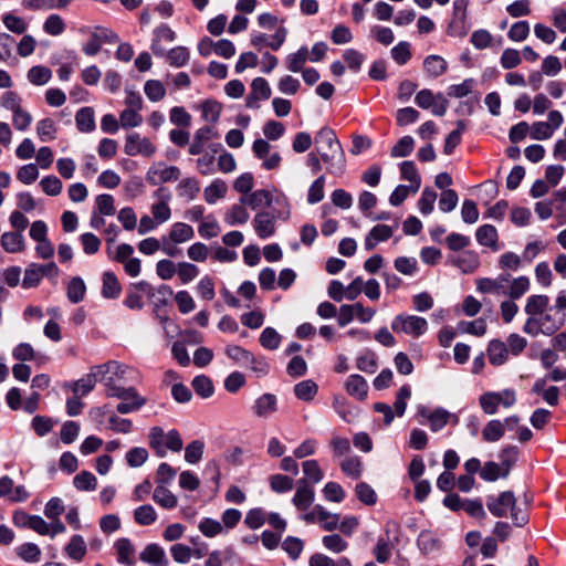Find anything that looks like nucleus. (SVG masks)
<instances>
[{"mask_svg": "<svg viewBox=\"0 0 566 566\" xmlns=\"http://www.w3.org/2000/svg\"><path fill=\"white\" fill-rule=\"evenodd\" d=\"M316 151L327 165V171L340 177L346 169V158L343 147L335 132L329 127H323L315 136Z\"/></svg>", "mask_w": 566, "mask_h": 566, "instance_id": "nucleus-1", "label": "nucleus"}, {"mask_svg": "<svg viewBox=\"0 0 566 566\" xmlns=\"http://www.w3.org/2000/svg\"><path fill=\"white\" fill-rule=\"evenodd\" d=\"M486 506L496 517H505L511 512V518L518 527L524 526L528 521L526 511L516 506V499L511 491H504L497 496H489Z\"/></svg>", "mask_w": 566, "mask_h": 566, "instance_id": "nucleus-2", "label": "nucleus"}, {"mask_svg": "<svg viewBox=\"0 0 566 566\" xmlns=\"http://www.w3.org/2000/svg\"><path fill=\"white\" fill-rule=\"evenodd\" d=\"M118 368L119 367L114 363H105L91 367L88 374L73 382L72 390L74 395L78 397L87 395L94 389L97 381L102 382L107 389V381L109 379L106 377L107 371L115 373Z\"/></svg>", "mask_w": 566, "mask_h": 566, "instance_id": "nucleus-3", "label": "nucleus"}, {"mask_svg": "<svg viewBox=\"0 0 566 566\" xmlns=\"http://www.w3.org/2000/svg\"><path fill=\"white\" fill-rule=\"evenodd\" d=\"M106 395L122 400L116 407V410L122 415L136 411L146 403V399L140 397L134 387L125 388L116 385L112 378L107 381Z\"/></svg>", "mask_w": 566, "mask_h": 566, "instance_id": "nucleus-4", "label": "nucleus"}, {"mask_svg": "<svg viewBox=\"0 0 566 566\" xmlns=\"http://www.w3.org/2000/svg\"><path fill=\"white\" fill-rule=\"evenodd\" d=\"M516 403V391L506 388L502 391H486L479 398V405L484 413L495 415L499 407L511 408Z\"/></svg>", "mask_w": 566, "mask_h": 566, "instance_id": "nucleus-5", "label": "nucleus"}, {"mask_svg": "<svg viewBox=\"0 0 566 566\" xmlns=\"http://www.w3.org/2000/svg\"><path fill=\"white\" fill-rule=\"evenodd\" d=\"M391 329L396 333H403L412 337H419L428 331V322L426 318L399 314L391 322Z\"/></svg>", "mask_w": 566, "mask_h": 566, "instance_id": "nucleus-6", "label": "nucleus"}, {"mask_svg": "<svg viewBox=\"0 0 566 566\" xmlns=\"http://www.w3.org/2000/svg\"><path fill=\"white\" fill-rule=\"evenodd\" d=\"M468 0H455L453 2V13L450 20L447 33L453 38H464L469 30L470 23L468 19Z\"/></svg>", "mask_w": 566, "mask_h": 566, "instance_id": "nucleus-7", "label": "nucleus"}, {"mask_svg": "<svg viewBox=\"0 0 566 566\" xmlns=\"http://www.w3.org/2000/svg\"><path fill=\"white\" fill-rule=\"evenodd\" d=\"M181 171L179 167L167 165L164 161H157L150 165L145 179L150 186H159L166 182H172L180 178Z\"/></svg>", "mask_w": 566, "mask_h": 566, "instance_id": "nucleus-8", "label": "nucleus"}, {"mask_svg": "<svg viewBox=\"0 0 566 566\" xmlns=\"http://www.w3.org/2000/svg\"><path fill=\"white\" fill-rule=\"evenodd\" d=\"M154 202L150 206L151 217L161 224L167 222L171 217V208L169 202L171 200V193L169 189L165 187H158L153 192Z\"/></svg>", "mask_w": 566, "mask_h": 566, "instance_id": "nucleus-9", "label": "nucleus"}, {"mask_svg": "<svg viewBox=\"0 0 566 566\" xmlns=\"http://www.w3.org/2000/svg\"><path fill=\"white\" fill-rule=\"evenodd\" d=\"M118 42V35L112 30L103 27H96L87 42L83 45L82 51L88 55H96L104 43H116Z\"/></svg>", "mask_w": 566, "mask_h": 566, "instance_id": "nucleus-10", "label": "nucleus"}, {"mask_svg": "<svg viewBox=\"0 0 566 566\" xmlns=\"http://www.w3.org/2000/svg\"><path fill=\"white\" fill-rule=\"evenodd\" d=\"M416 104L423 109H431L436 116H443L448 109V101L441 93L434 95L432 91L424 88L417 93Z\"/></svg>", "mask_w": 566, "mask_h": 566, "instance_id": "nucleus-11", "label": "nucleus"}, {"mask_svg": "<svg viewBox=\"0 0 566 566\" xmlns=\"http://www.w3.org/2000/svg\"><path fill=\"white\" fill-rule=\"evenodd\" d=\"M157 148L148 137H143L138 133L127 135L124 151L128 156L142 155L151 157Z\"/></svg>", "mask_w": 566, "mask_h": 566, "instance_id": "nucleus-12", "label": "nucleus"}, {"mask_svg": "<svg viewBox=\"0 0 566 566\" xmlns=\"http://www.w3.org/2000/svg\"><path fill=\"white\" fill-rule=\"evenodd\" d=\"M272 146L265 139L258 138L253 142L252 150L255 157L262 159V166L266 170L276 169L281 164V156L279 153H270Z\"/></svg>", "mask_w": 566, "mask_h": 566, "instance_id": "nucleus-13", "label": "nucleus"}, {"mask_svg": "<svg viewBox=\"0 0 566 566\" xmlns=\"http://www.w3.org/2000/svg\"><path fill=\"white\" fill-rule=\"evenodd\" d=\"M272 91L269 82L263 77H255L251 82L250 93L245 97V106L251 109L260 108L259 102L271 97Z\"/></svg>", "mask_w": 566, "mask_h": 566, "instance_id": "nucleus-14", "label": "nucleus"}, {"mask_svg": "<svg viewBox=\"0 0 566 566\" xmlns=\"http://www.w3.org/2000/svg\"><path fill=\"white\" fill-rule=\"evenodd\" d=\"M87 545L84 537L80 534H74L70 537L69 542L63 547L64 555L74 563H81L87 555Z\"/></svg>", "mask_w": 566, "mask_h": 566, "instance_id": "nucleus-15", "label": "nucleus"}, {"mask_svg": "<svg viewBox=\"0 0 566 566\" xmlns=\"http://www.w3.org/2000/svg\"><path fill=\"white\" fill-rule=\"evenodd\" d=\"M113 547L116 553V559L119 564L125 566H135L136 548L129 538L120 537L116 539Z\"/></svg>", "mask_w": 566, "mask_h": 566, "instance_id": "nucleus-16", "label": "nucleus"}, {"mask_svg": "<svg viewBox=\"0 0 566 566\" xmlns=\"http://www.w3.org/2000/svg\"><path fill=\"white\" fill-rule=\"evenodd\" d=\"M314 497L315 492L312 485L306 480H300L292 499L294 506L300 511H305L313 504Z\"/></svg>", "mask_w": 566, "mask_h": 566, "instance_id": "nucleus-17", "label": "nucleus"}, {"mask_svg": "<svg viewBox=\"0 0 566 566\" xmlns=\"http://www.w3.org/2000/svg\"><path fill=\"white\" fill-rule=\"evenodd\" d=\"M253 228L261 239H266L275 233V217L269 211L258 212L253 219Z\"/></svg>", "mask_w": 566, "mask_h": 566, "instance_id": "nucleus-18", "label": "nucleus"}, {"mask_svg": "<svg viewBox=\"0 0 566 566\" xmlns=\"http://www.w3.org/2000/svg\"><path fill=\"white\" fill-rule=\"evenodd\" d=\"M176 39V33L167 24H161L154 30V38L151 42V51L157 56H164L166 54V48L161 45V42L171 43Z\"/></svg>", "mask_w": 566, "mask_h": 566, "instance_id": "nucleus-19", "label": "nucleus"}, {"mask_svg": "<svg viewBox=\"0 0 566 566\" xmlns=\"http://www.w3.org/2000/svg\"><path fill=\"white\" fill-rule=\"evenodd\" d=\"M142 562L151 566H168L166 553L161 546L156 543H150L139 554Z\"/></svg>", "mask_w": 566, "mask_h": 566, "instance_id": "nucleus-20", "label": "nucleus"}, {"mask_svg": "<svg viewBox=\"0 0 566 566\" xmlns=\"http://www.w3.org/2000/svg\"><path fill=\"white\" fill-rule=\"evenodd\" d=\"M450 262L465 274L475 272L480 266V258L474 251H463L450 258Z\"/></svg>", "mask_w": 566, "mask_h": 566, "instance_id": "nucleus-21", "label": "nucleus"}, {"mask_svg": "<svg viewBox=\"0 0 566 566\" xmlns=\"http://www.w3.org/2000/svg\"><path fill=\"white\" fill-rule=\"evenodd\" d=\"M394 234V230L387 224L375 226L365 238V249L371 251L376 248L379 242L387 241Z\"/></svg>", "mask_w": 566, "mask_h": 566, "instance_id": "nucleus-22", "label": "nucleus"}, {"mask_svg": "<svg viewBox=\"0 0 566 566\" xmlns=\"http://www.w3.org/2000/svg\"><path fill=\"white\" fill-rule=\"evenodd\" d=\"M537 322L542 328V334L551 336L555 334L564 324L563 316H558L557 313L553 314L552 308L537 315Z\"/></svg>", "mask_w": 566, "mask_h": 566, "instance_id": "nucleus-23", "label": "nucleus"}, {"mask_svg": "<svg viewBox=\"0 0 566 566\" xmlns=\"http://www.w3.org/2000/svg\"><path fill=\"white\" fill-rule=\"evenodd\" d=\"M277 399L273 394H263L253 405V412L256 417L268 418L276 411Z\"/></svg>", "mask_w": 566, "mask_h": 566, "instance_id": "nucleus-24", "label": "nucleus"}, {"mask_svg": "<svg viewBox=\"0 0 566 566\" xmlns=\"http://www.w3.org/2000/svg\"><path fill=\"white\" fill-rule=\"evenodd\" d=\"M547 384V378H538L534 382L532 387V391L534 394H542L543 399L549 406H557L559 401V388L556 386H551L545 388Z\"/></svg>", "mask_w": 566, "mask_h": 566, "instance_id": "nucleus-25", "label": "nucleus"}, {"mask_svg": "<svg viewBox=\"0 0 566 566\" xmlns=\"http://www.w3.org/2000/svg\"><path fill=\"white\" fill-rule=\"evenodd\" d=\"M475 238L479 244L491 248L494 251L499 250V234L494 226L483 224L479 227L475 232Z\"/></svg>", "mask_w": 566, "mask_h": 566, "instance_id": "nucleus-26", "label": "nucleus"}, {"mask_svg": "<svg viewBox=\"0 0 566 566\" xmlns=\"http://www.w3.org/2000/svg\"><path fill=\"white\" fill-rule=\"evenodd\" d=\"M345 388L348 395L358 400H364L368 394V385L365 378L360 375H350L346 382Z\"/></svg>", "mask_w": 566, "mask_h": 566, "instance_id": "nucleus-27", "label": "nucleus"}, {"mask_svg": "<svg viewBox=\"0 0 566 566\" xmlns=\"http://www.w3.org/2000/svg\"><path fill=\"white\" fill-rule=\"evenodd\" d=\"M240 201L242 205H248L251 209L256 210L262 207H269L272 202V195L265 189H259L241 197Z\"/></svg>", "mask_w": 566, "mask_h": 566, "instance_id": "nucleus-28", "label": "nucleus"}, {"mask_svg": "<svg viewBox=\"0 0 566 566\" xmlns=\"http://www.w3.org/2000/svg\"><path fill=\"white\" fill-rule=\"evenodd\" d=\"M549 308V297L544 294H534L526 298L524 311L528 316H537Z\"/></svg>", "mask_w": 566, "mask_h": 566, "instance_id": "nucleus-29", "label": "nucleus"}, {"mask_svg": "<svg viewBox=\"0 0 566 566\" xmlns=\"http://www.w3.org/2000/svg\"><path fill=\"white\" fill-rule=\"evenodd\" d=\"M241 202L232 205L224 213V222L230 227L247 223L250 214Z\"/></svg>", "mask_w": 566, "mask_h": 566, "instance_id": "nucleus-30", "label": "nucleus"}, {"mask_svg": "<svg viewBox=\"0 0 566 566\" xmlns=\"http://www.w3.org/2000/svg\"><path fill=\"white\" fill-rule=\"evenodd\" d=\"M489 360L494 366H501L507 360L509 349L500 339H493L488 346Z\"/></svg>", "mask_w": 566, "mask_h": 566, "instance_id": "nucleus-31", "label": "nucleus"}, {"mask_svg": "<svg viewBox=\"0 0 566 566\" xmlns=\"http://www.w3.org/2000/svg\"><path fill=\"white\" fill-rule=\"evenodd\" d=\"M1 247L8 253H19L25 248L22 233L10 231L1 235Z\"/></svg>", "mask_w": 566, "mask_h": 566, "instance_id": "nucleus-32", "label": "nucleus"}, {"mask_svg": "<svg viewBox=\"0 0 566 566\" xmlns=\"http://www.w3.org/2000/svg\"><path fill=\"white\" fill-rule=\"evenodd\" d=\"M310 61V51L307 46H301L296 52L291 53L285 59L286 69L293 73L301 72L305 63Z\"/></svg>", "mask_w": 566, "mask_h": 566, "instance_id": "nucleus-33", "label": "nucleus"}, {"mask_svg": "<svg viewBox=\"0 0 566 566\" xmlns=\"http://www.w3.org/2000/svg\"><path fill=\"white\" fill-rule=\"evenodd\" d=\"M339 467L342 472L353 480H358L361 476L364 470L361 459L357 455L344 458L339 462Z\"/></svg>", "mask_w": 566, "mask_h": 566, "instance_id": "nucleus-34", "label": "nucleus"}, {"mask_svg": "<svg viewBox=\"0 0 566 566\" xmlns=\"http://www.w3.org/2000/svg\"><path fill=\"white\" fill-rule=\"evenodd\" d=\"M417 543H418L419 549L426 555L437 553L441 548V542L430 531H422L419 534Z\"/></svg>", "mask_w": 566, "mask_h": 566, "instance_id": "nucleus-35", "label": "nucleus"}, {"mask_svg": "<svg viewBox=\"0 0 566 566\" xmlns=\"http://www.w3.org/2000/svg\"><path fill=\"white\" fill-rule=\"evenodd\" d=\"M228 191L227 184L221 179H214L209 186L205 188L203 198L207 203L213 205L219 199L226 197Z\"/></svg>", "mask_w": 566, "mask_h": 566, "instance_id": "nucleus-36", "label": "nucleus"}, {"mask_svg": "<svg viewBox=\"0 0 566 566\" xmlns=\"http://www.w3.org/2000/svg\"><path fill=\"white\" fill-rule=\"evenodd\" d=\"M195 237V231L191 226L185 222H176L171 226L169 231V239L177 244L190 241Z\"/></svg>", "mask_w": 566, "mask_h": 566, "instance_id": "nucleus-37", "label": "nucleus"}, {"mask_svg": "<svg viewBox=\"0 0 566 566\" xmlns=\"http://www.w3.org/2000/svg\"><path fill=\"white\" fill-rule=\"evenodd\" d=\"M400 174L402 179L411 182V192L416 193L421 186V178L415 163L411 160L402 161L400 164Z\"/></svg>", "mask_w": 566, "mask_h": 566, "instance_id": "nucleus-38", "label": "nucleus"}, {"mask_svg": "<svg viewBox=\"0 0 566 566\" xmlns=\"http://www.w3.org/2000/svg\"><path fill=\"white\" fill-rule=\"evenodd\" d=\"M176 189L180 198L193 200L200 191L199 181L193 177H187L179 181Z\"/></svg>", "mask_w": 566, "mask_h": 566, "instance_id": "nucleus-39", "label": "nucleus"}, {"mask_svg": "<svg viewBox=\"0 0 566 566\" xmlns=\"http://www.w3.org/2000/svg\"><path fill=\"white\" fill-rule=\"evenodd\" d=\"M103 286H102V295L106 298H117L120 294L122 287L113 272H104L103 273Z\"/></svg>", "mask_w": 566, "mask_h": 566, "instance_id": "nucleus-40", "label": "nucleus"}, {"mask_svg": "<svg viewBox=\"0 0 566 566\" xmlns=\"http://www.w3.org/2000/svg\"><path fill=\"white\" fill-rule=\"evenodd\" d=\"M422 416L427 417L429 427L433 432L440 431L451 419V413L442 408H438L428 413L422 412Z\"/></svg>", "mask_w": 566, "mask_h": 566, "instance_id": "nucleus-41", "label": "nucleus"}, {"mask_svg": "<svg viewBox=\"0 0 566 566\" xmlns=\"http://www.w3.org/2000/svg\"><path fill=\"white\" fill-rule=\"evenodd\" d=\"M423 67L431 77H439L446 73L448 64L440 55H429L423 61Z\"/></svg>", "mask_w": 566, "mask_h": 566, "instance_id": "nucleus-42", "label": "nucleus"}, {"mask_svg": "<svg viewBox=\"0 0 566 566\" xmlns=\"http://www.w3.org/2000/svg\"><path fill=\"white\" fill-rule=\"evenodd\" d=\"M505 433V423L499 419L490 420L482 430V438L486 442H496Z\"/></svg>", "mask_w": 566, "mask_h": 566, "instance_id": "nucleus-43", "label": "nucleus"}, {"mask_svg": "<svg viewBox=\"0 0 566 566\" xmlns=\"http://www.w3.org/2000/svg\"><path fill=\"white\" fill-rule=\"evenodd\" d=\"M76 127L80 132L90 133L95 128L94 111L82 107L75 115Z\"/></svg>", "mask_w": 566, "mask_h": 566, "instance_id": "nucleus-44", "label": "nucleus"}, {"mask_svg": "<svg viewBox=\"0 0 566 566\" xmlns=\"http://www.w3.org/2000/svg\"><path fill=\"white\" fill-rule=\"evenodd\" d=\"M213 137V130L209 126L201 127L193 136V140L189 146V153L191 155L201 154L205 144Z\"/></svg>", "mask_w": 566, "mask_h": 566, "instance_id": "nucleus-45", "label": "nucleus"}, {"mask_svg": "<svg viewBox=\"0 0 566 566\" xmlns=\"http://www.w3.org/2000/svg\"><path fill=\"white\" fill-rule=\"evenodd\" d=\"M153 500L164 509L171 510L177 506L178 500L165 486L158 485L153 493Z\"/></svg>", "mask_w": 566, "mask_h": 566, "instance_id": "nucleus-46", "label": "nucleus"}, {"mask_svg": "<svg viewBox=\"0 0 566 566\" xmlns=\"http://www.w3.org/2000/svg\"><path fill=\"white\" fill-rule=\"evenodd\" d=\"M507 469H503V465L495 463L493 461H489L484 463L483 468L480 471V476L486 482H494L499 478H506Z\"/></svg>", "mask_w": 566, "mask_h": 566, "instance_id": "nucleus-47", "label": "nucleus"}, {"mask_svg": "<svg viewBox=\"0 0 566 566\" xmlns=\"http://www.w3.org/2000/svg\"><path fill=\"white\" fill-rule=\"evenodd\" d=\"M157 513L155 509L149 505H140L134 511V521L142 526H148L156 522Z\"/></svg>", "mask_w": 566, "mask_h": 566, "instance_id": "nucleus-48", "label": "nucleus"}, {"mask_svg": "<svg viewBox=\"0 0 566 566\" xmlns=\"http://www.w3.org/2000/svg\"><path fill=\"white\" fill-rule=\"evenodd\" d=\"M318 386L311 379L303 380L294 386L295 396L304 401H311L317 395Z\"/></svg>", "mask_w": 566, "mask_h": 566, "instance_id": "nucleus-49", "label": "nucleus"}, {"mask_svg": "<svg viewBox=\"0 0 566 566\" xmlns=\"http://www.w3.org/2000/svg\"><path fill=\"white\" fill-rule=\"evenodd\" d=\"M57 127L53 119L43 118L36 123V135L41 142L55 139Z\"/></svg>", "mask_w": 566, "mask_h": 566, "instance_id": "nucleus-50", "label": "nucleus"}, {"mask_svg": "<svg viewBox=\"0 0 566 566\" xmlns=\"http://www.w3.org/2000/svg\"><path fill=\"white\" fill-rule=\"evenodd\" d=\"M531 287V281L527 276L522 275L511 281V285L506 294L512 300L521 298Z\"/></svg>", "mask_w": 566, "mask_h": 566, "instance_id": "nucleus-51", "label": "nucleus"}, {"mask_svg": "<svg viewBox=\"0 0 566 566\" xmlns=\"http://www.w3.org/2000/svg\"><path fill=\"white\" fill-rule=\"evenodd\" d=\"M15 553L27 563H38L41 558V549L34 543H24L18 546Z\"/></svg>", "mask_w": 566, "mask_h": 566, "instance_id": "nucleus-52", "label": "nucleus"}, {"mask_svg": "<svg viewBox=\"0 0 566 566\" xmlns=\"http://www.w3.org/2000/svg\"><path fill=\"white\" fill-rule=\"evenodd\" d=\"M86 286L84 281L76 276L73 277L67 285V298L73 304L80 303L84 300Z\"/></svg>", "mask_w": 566, "mask_h": 566, "instance_id": "nucleus-53", "label": "nucleus"}, {"mask_svg": "<svg viewBox=\"0 0 566 566\" xmlns=\"http://www.w3.org/2000/svg\"><path fill=\"white\" fill-rule=\"evenodd\" d=\"M73 484L78 491H94L97 486V479L92 472L82 471L74 476Z\"/></svg>", "mask_w": 566, "mask_h": 566, "instance_id": "nucleus-54", "label": "nucleus"}, {"mask_svg": "<svg viewBox=\"0 0 566 566\" xmlns=\"http://www.w3.org/2000/svg\"><path fill=\"white\" fill-rule=\"evenodd\" d=\"M467 125L464 120L457 122V129L449 133L446 138L443 151L446 155H451L454 148L461 143L462 133L465 130Z\"/></svg>", "mask_w": 566, "mask_h": 566, "instance_id": "nucleus-55", "label": "nucleus"}, {"mask_svg": "<svg viewBox=\"0 0 566 566\" xmlns=\"http://www.w3.org/2000/svg\"><path fill=\"white\" fill-rule=\"evenodd\" d=\"M168 63L174 67L185 66L190 60V52L186 46H176L167 52Z\"/></svg>", "mask_w": 566, "mask_h": 566, "instance_id": "nucleus-56", "label": "nucleus"}, {"mask_svg": "<svg viewBox=\"0 0 566 566\" xmlns=\"http://www.w3.org/2000/svg\"><path fill=\"white\" fill-rule=\"evenodd\" d=\"M220 231L221 229L218 221L211 214L207 216L198 227V233L205 239L216 238L219 235Z\"/></svg>", "mask_w": 566, "mask_h": 566, "instance_id": "nucleus-57", "label": "nucleus"}, {"mask_svg": "<svg viewBox=\"0 0 566 566\" xmlns=\"http://www.w3.org/2000/svg\"><path fill=\"white\" fill-rule=\"evenodd\" d=\"M305 480L310 483H318L323 480L324 473L316 460H306L302 463Z\"/></svg>", "mask_w": 566, "mask_h": 566, "instance_id": "nucleus-58", "label": "nucleus"}, {"mask_svg": "<svg viewBox=\"0 0 566 566\" xmlns=\"http://www.w3.org/2000/svg\"><path fill=\"white\" fill-rule=\"evenodd\" d=\"M40 264L38 263H31L28 265V268L24 271V277L22 280V285L25 289L35 287L40 284L41 280L43 279L42 272H41Z\"/></svg>", "mask_w": 566, "mask_h": 566, "instance_id": "nucleus-59", "label": "nucleus"}, {"mask_svg": "<svg viewBox=\"0 0 566 566\" xmlns=\"http://www.w3.org/2000/svg\"><path fill=\"white\" fill-rule=\"evenodd\" d=\"M27 76L32 84L44 85L51 80L52 72L46 66L36 65L28 71Z\"/></svg>", "mask_w": 566, "mask_h": 566, "instance_id": "nucleus-60", "label": "nucleus"}, {"mask_svg": "<svg viewBox=\"0 0 566 566\" xmlns=\"http://www.w3.org/2000/svg\"><path fill=\"white\" fill-rule=\"evenodd\" d=\"M475 86L474 78H465L460 84H453L448 87L447 94L453 98H462L472 93Z\"/></svg>", "mask_w": 566, "mask_h": 566, "instance_id": "nucleus-61", "label": "nucleus"}, {"mask_svg": "<svg viewBox=\"0 0 566 566\" xmlns=\"http://www.w3.org/2000/svg\"><path fill=\"white\" fill-rule=\"evenodd\" d=\"M268 512L261 507L251 509L247 512L244 517V524L250 530L260 528L266 521Z\"/></svg>", "mask_w": 566, "mask_h": 566, "instance_id": "nucleus-62", "label": "nucleus"}, {"mask_svg": "<svg viewBox=\"0 0 566 566\" xmlns=\"http://www.w3.org/2000/svg\"><path fill=\"white\" fill-rule=\"evenodd\" d=\"M227 356L242 367L249 366L251 359V352L242 348L239 345H229L226 348Z\"/></svg>", "mask_w": 566, "mask_h": 566, "instance_id": "nucleus-63", "label": "nucleus"}, {"mask_svg": "<svg viewBox=\"0 0 566 566\" xmlns=\"http://www.w3.org/2000/svg\"><path fill=\"white\" fill-rule=\"evenodd\" d=\"M270 488L275 493H285L293 489V479L284 474H273L269 479Z\"/></svg>", "mask_w": 566, "mask_h": 566, "instance_id": "nucleus-64", "label": "nucleus"}]
</instances>
